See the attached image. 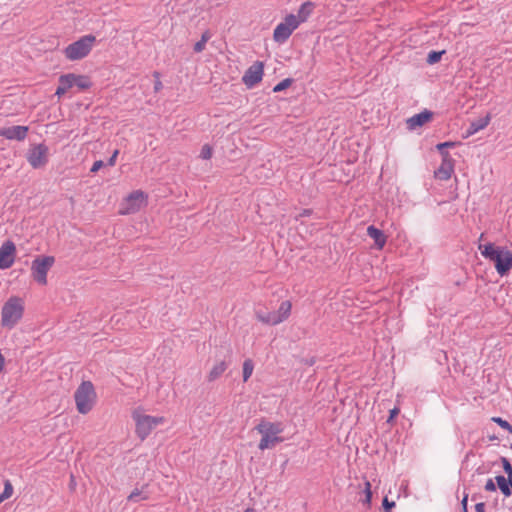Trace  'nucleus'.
<instances>
[{
  "label": "nucleus",
  "mask_w": 512,
  "mask_h": 512,
  "mask_svg": "<svg viewBox=\"0 0 512 512\" xmlns=\"http://www.w3.org/2000/svg\"><path fill=\"white\" fill-rule=\"evenodd\" d=\"M254 370V363L251 359H246L243 362V381L247 382L251 377Z\"/></svg>",
  "instance_id": "obj_24"
},
{
  "label": "nucleus",
  "mask_w": 512,
  "mask_h": 512,
  "mask_svg": "<svg viewBox=\"0 0 512 512\" xmlns=\"http://www.w3.org/2000/svg\"><path fill=\"white\" fill-rule=\"evenodd\" d=\"M383 506L386 510V512H390L391 508L395 506V502H389L387 497L383 499Z\"/></svg>",
  "instance_id": "obj_38"
},
{
  "label": "nucleus",
  "mask_w": 512,
  "mask_h": 512,
  "mask_svg": "<svg viewBox=\"0 0 512 512\" xmlns=\"http://www.w3.org/2000/svg\"><path fill=\"white\" fill-rule=\"evenodd\" d=\"M104 166V163L102 160H97L93 163L91 169H90V172L91 173H96L98 172L102 167Z\"/></svg>",
  "instance_id": "obj_33"
},
{
  "label": "nucleus",
  "mask_w": 512,
  "mask_h": 512,
  "mask_svg": "<svg viewBox=\"0 0 512 512\" xmlns=\"http://www.w3.org/2000/svg\"><path fill=\"white\" fill-rule=\"evenodd\" d=\"M457 145L456 142H451V141H448V142H443V143H439L436 145V148L437 150L442 154V152H445L444 149L445 148H453Z\"/></svg>",
  "instance_id": "obj_30"
},
{
  "label": "nucleus",
  "mask_w": 512,
  "mask_h": 512,
  "mask_svg": "<svg viewBox=\"0 0 512 512\" xmlns=\"http://www.w3.org/2000/svg\"><path fill=\"white\" fill-rule=\"evenodd\" d=\"M24 312V299L19 296L9 297L1 308V326L8 330L15 328L21 322Z\"/></svg>",
  "instance_id": "obj_2"
},
{
  "label": "nucleus",
  "mask_w": 512,
  "mask_h": 512,
  "mask_svg": "<svg viewBox=\"0 0 512 512\" xmlns=\"http://www.w3.org/2000/svg\"><path fill=\"white\" fill-rule=\"evenodd\" d=\"M292 85V79L286 78L273 87V92H281Z\"/></svg>",
  "instance_id": "obj_28"
},
{
  "label": "nucleus",
  "mask_w": 512,
  "mask_h": 512,
  "mask_svg": "<svg viewBox=\"0 0 512 512\" xmlns=\"http://www.w3.org/2000/svg\"><path fill=\"white\" fill-rule=\"evenodd\" d=\"M292 304L290 301H283L279 308L273 312H265L257 310L255 312L256 319L263 324L278 325L288 319L291 314Z\"/></svg>",
  "instance_id": "obj_10"
},
{
  "label": "nucleus",
  "mask_w": 512,
  "mask_h": 512,
  "mask_svg": "<svg viewBox=\"0 0 512 512\" xmlns=\"http://www.w3.org/2000/svg\"><path fill=\"white\" fill-rule=\"evenodd\" d=\"M364 494H365V498L362 502L367 507H370L371 499H372V491H371V483L368 480H365Z\"/></svg>",
  "instance_id": "obj_25"
},
{
  "label": "nucleus",
  "mask_w": 512,
  "mask_h": 512,
  "mask_svg": "<svg viewBox=\"0 0 512 512\" xmlns=\"http://www.w3.org/2000/svg\"><path fill=\"white\" fill-rule=\"evenodd\" d=\"M484 234L479 237L478 250L481 255L493 263L500 276L507 275L512 270V251L505 246L493 242H483Z\"/></svg>",
  "instance_id": "obj_1"
},
{
  "label": "nucleus",
  "mask_w": 512,
  "mask_h": 512,
  "mask_svg": "<svg viewBox=\"0 0 512 512\" xmlns=\"http://www.w3.org/2000/svg\"><path fill=\"white\" fill-rule=\"evenodd\" d=\"M315 4L312 1H306L302 3L298 9L297 14H294L299 25L306 22L312 15Z\"/></svg>",
  "instance_id": "obj_20"
},
{
  "label": "nucleus",
  "mask_w": 512,
  "mask_h": 512,
  "mask_svg": "<svg viewBox=\"0 0 512 512\" xmlns=\"http://www.w3.org/2000/svg\"><path fill=\"white\" fill-rule=\"evenodd\" d=\"M4 494V497L10 498L13 494V486L10 483V481H6L4 485V491L2 492Z\"/></svg>",
  "instance_id": "obj_31"
},
{
  "label": "nucleus",
  "mask_w": 512,
  "mask_h": 512,
  "mask_svg": "<svg viewBox=\"0 0 512 512\" xmlns=\"http://www.w3.org/2000/svg\"><path fill=\"white\" fill-rule=\"evenodd\" d=\"M132 419L135 422V433L142 441L145 440L157 426L165 423L163 416L145 414L140 408L132 411Z\"/></svg>",
  "instance_id": "obj_5"
},
{
  "label": "nucleus",
  "mask_w": 512,
  "mask_h": 512,
  "mask_svg": "<svg viewBox=\"0 0 512 512\" xmlns=\"http://www.w3.org/2000/svg\"><path fill=\"white\" fill-rule=\"evenodd\" d=\"M205 47H206V44L203 41L199 40L194 45V51L196 53H200V52H202L205 49Z\"/></svg>",
  "instance_id": "obj_36"
},
{
  "label": "nucleus",
  "mask_w": 512,
  "mask_h": 512,
  "mask_svg": "<svg viewBox=\"0 0 512 512\" xmlns=\"http://www.w3.org/2000/svg\"><path fill=\"white\" fill-rule=\"evenodd\" d=\"M433 118V113L429 110H424L419 114H416L407 119L406 124L409 130H415L428 122Z\"/></svg>",
  "instance_id": "obj_17"
},
{
  "label": "nucleus",
  "mask_w": 512,
  "mask_h": 512,
  "mask_svg": "<svg viewBox=\"0 0 512 512\" xmlns=\"http://www.w3.org/2000/svg\"><path fill=\"white\" fill-rule=\"evenodd\" d=\"M55 264V257L50 255H40L31 262V277L40 286H46L48 283V272Z\"/></svg>",
  "instance_id": "obj_9"
},
{
  "label": "nucleus",
  "mask_w": 512,
  "mask_h": 512,
  "mask_svg": "<svg viewBox=\"0 0 512 512\" xmlns=\"http://www.w3.org/2000/svg\"><path fill=\"white\" fill-rule=\"evenodd\" d=\"M467 501H468V495L465 494L463 499H462V508H463V512H467Z\"/></svg>",
  "instance_id": "obj_39"
},
{
  "label": "nucleus",
  "mask_w": 512,
  "mask_h": 512,
  "mask_svg": "<svg viewBox=\"0 0 512 512\" xmlns=\"http://www.w3.org/2000/svg\"><path fill=\"white\" fill-rule=\"evenodd\" d=\"M148 204V194L142 190H134L125 196L120 205L119 215H131L139 212Z\"/></svg>",
  "instance_id": "obj_8"
},
{
  "label": "nucleus",
  "mask_w": 512,
  "mask_h": 512,
  "mask_svg": "<svg viewBox=\"0 0 512 512\" xmlns=\"http://www.w3.org/2000/svg\"><path fill=\"white\" fill-rule=\"evenodd\" d=\"M485 490L489 492H494L496 490V485L493 479H488L485 484Z\"/></svg>",
  "instance_id": "obj_35"
},
{
  "label": "nucleus",
  "mask_w": 512,
  "mask_h": 512,
  "mask_svg": "<svg viewBox=\"0 0 512 512\" xmlns=\"http://www.w3.org/2000/svg\"><path fill=\"white\" fill-rule=\"evenodd\" d=\"M367 235L373 239L374 247L377 250H382L387 242V236L380 229L373 225L367 227Z\"/></svg>",
  "instance_id": "obj_18"
},
{
  "label": "nucleus",
  "mask_w": 512,
  "mask_h": 512,
  "mask_svg": "<svg viewBox=\"0 0 512 512\" xmlns=\"http://www.w3.org/2000/svg\"><path fill=\"white\" fill-rule=\"evenodd\" d=\"M476 512H485V505L484 503H477L475 505Z\"/></svg>",
  "instance_id": "obj_40"
},
{
  "label": "nucleus",
  "mask_w": 512,
  "mask_h": 512,
  "mask_svg": "<svg viewBox=\"0 0 512 512\" xmlns=\"http://www.w3.org/2000/svg\"><path fill=\"white\" fill-rule=\"evenodd\" d=\"M492 421L497 423L501 428L507 430L510 434H512V426L510 423L501 417H492Z\"/></svg>",
  "instance_id": "obj_29"
},
{
  "label": "nucleus",
  "mask_w": 512,
  "mask_h": 512,
  "mask_svg": "<svg viewBox=\"0 0 512 512\" xmlns=\"http://www.w3.org/2000/svg\"><path fill=\"white\" fill-rule=\"evenodd\" d=\"M28 131L29 128L27 126L0 128V136L8 140L23 141L27 137Z\"/></svg>",
  "instance_id": "obj_16"
},
{
  "label": "nucleus",
  "mask_w": 512,
  "mask_h": 512,
  "mask_svg": "<svg viewBox=\"0 0 512 512\" xmlns=\"http://www.w3.org/2000/svg\"><path fill=\"white\" fill-rule=\"evenodd\" d=\"M502 464H503V469L506 472L507 476L508 477L511 476L512 475V466H511L510 462L506 458H502Z\"/></svg>",
  "instance_id": "obj_32"
},
{
  "label": "nucleus",
  "mask_w": 512,
  "mask_h": 512,
  "mask_svg": "<svg viewBox=\"0 0 512 512\" xmlns=\"http://www.w3.org/2000/svg\"><path fill=\"white\" fill-rule=\"evenodd\" d=\"M263 76L264 63L256 61L245 71L242 82L248 89H251L262 81Z\"/></svg>",
  "instance_id": "obj_13"
},
{
  "label": "nucleus",
  "mask_w": 512,
  "mask_h": 512,
  "mask_svg": "<svg viewBox=\"0 0 512 512\" xmlns=\"http://www.w3.org/2000/svg\"><path fill=\"white\" fill-rule=\"evenodd\" d=\"M210 39V34L209 32H204L201 36V41H203L205 44L208 42V40Z\"/></svg>",
  "instance_id": "obj_41"
},
{
  "label": "nucleus",
  "mask_w": 512,
  "mask_h": 512,
  "mask_svg": "<svg viewBox=\"0 0 512 512\" xmlns=\"http://www.w3.org/2000/svg\"><path fill=\"white\" fill-rule=\"evenodd\" d=\"M228 368V363L225 360L216 361L207 374L208 382H213L220 378Z\"/></svg>",
  "instance_id": "obj_21"
},
{
  "label": "nucleus",
  "mask_w": 512,
  "mask_h": 512,
  "mask_svg": "<svg viewBox=\"0 0 512 512\" xmlns=\"http://www.w3.org/2000/svg\"><path fill=\"white\" fill-rule=\"evenodd\" d=\"M445 53V51H431L427 56V63L428 64H435L440 61L442 55Z\"/></svg>",
  "instance_id": "obj_27"
},
{
  "label": "nucleus",
  "mask_w": 512,
  "mask_h": 512,
  "mask_svg": "<svg viewBox=\"0 0 512 512\" xmlns=\"http://www.w3.org/2000/svg\"><path fill=\"white\" fill-rule=\"evenodd\" d=\"M299 26L294 14L286 15L283 20L276 25L273 31V40L278 44L285 43Z\"/></svg>",
  "instance_id": "obj_11"
},
{
  "label": "nucleus",
  "mask_w": 512,
  "mask_h": 512,
  "mask_svg": "<svg viewBox=\"0 0 512 512\" xmlns=\"http://www.w3.org/2000/svg\"><path fill=\"white\" fill-rule=\"evenodd\" d=\"M15 257V244L10 240L5 241L0 247V269L10 268L14 264Z\"/></svg>",
  "instance_id": "obj_15"
},
{
  "label": "nucleus",
  "mask_w": 512,
  "mask_h": 512,
  "mask_svg": "<svg viewBox=\"0 0 512 512\" xmlns=\"http://www.w3.org/2000/svg\"><path fill=\"white\" fill-rule=\"evenodd\" d=\"M74 400L77 411L86 415L91 412L97 402V393L91 381H83L75 390Z\"/></svg>",
  "instance_id": "obj_4"
},
{
  "label": "nucleus",
  "mask_w": 512,
  "mask_h": 512,
  "mask_svg": "<svg viewBox=\"0 0 512 512\" xmlns=\"http://www.w3.org/2000/svg\"><path fill=\"white\" fill-rule=\"evenodd\" d=\"M509 487L512 489V475L508 477Z\"/></svg>",
  "instance_id": "obj_43"
},
{
  "label": "nucleus",
  "mask_w": 512,
  "mask_h": 512,
  "mask_svg": "<svg viewBox=\"0 0 512 512\" xmlns=\"http://www.w3.org/2000/svg\"><path fill=\"white\" fill-rule=\"evenodd\" d=\"M146 486L135 488L128 496V500L132 502L146 501L150 498L149 493L145 491Z\"/></svg>",
  "instance_id": "obj_22"
},
{
  "label": "nucleus",
  "mask_w": 512,
  "mask_h": 512,
  "mask_svg": "<svg viewBox=\"0 0 512 512\" xmlns=\"http://www.w3.org/2000/svg\"><path fill=\"white\" fill-rule=\"evenodd\" d=\"M255 429L261 435L258 448L262 451L271 449L284 441V439L280 436V434L283 432V426L279 422L262 420L255 427Z\"/></svg>",
  "instance_id": "obj_3"
},
{
  "label": "nucleus",
  "mask_w": 512,
  "mask_h": 512,
  "mask_svg": "<svg viewBox=\"0 0 512 512\" xmlns=\"http://www.w3.org/2000/svg\"><path fill=\"white\" fill-rule=\"evenodd\" d=\"M491 121V114L487 113L484 117L479 118L473 122L470 123L468 129L466 130V134L464 135V138H468L477 132L485 129Z\"/></svg>",
  "instance_id": "obj_19"
},
{
  "label": "nucleus",
  "mask_w": 512,
  "mask_h": 512,
  "mask_svg": "<svg viewBox=\"0 0 512 512\" xmlns=\"http://www.w3.org/2000/svg\"><path fill=\"white\" fill-rule=\"evenodd\" d=\"M213 155V148L209 144H204L200 151V158L203 160H209L211 159Z\"/></svg>",
  "instance_id": "obj_26"
},
{
  "label": "nucleus",
  "mask_w": 512,
  "mask_h": 512,
  "mask_svg": "<svg viewBox=\"0 0 512 512\" xmlns=\"http://www.w3.org/2000/svg\"><path fill=\"white\" fill-rule=\"evenodd\" d=\"M96 43L94 35L82 36L77 41L69 44L63 51L66 59L70 61H78L87 57L92 51Z\"/></svg>",
  "instance_id": "obj_6"
},
{
  "label": "nucleus",
  "mask_w": 512,
  "mask_h": 512,
  "mask_svg": "<svg viewBox=\"0 0 512 512\" xmlns=\"http://www.w3.org/2000/svg\"><path fill=\"white\" fill-rule=\"evenodd\" d=\"M6 499H8V498H7V497H4V494H3V493H1V494H0V501H1V503H2L4 500H6Z\"/></svg>",
  "instance_id": "obj_44"
},
{
  "label": "nucleus",
  "mask_w": 512,
  "mask_h": 512,
  "mask_svg": "<svg viewBox=\"0 0 512 512\" xmlns=\"http://www.w3.org/2000/svg\"><path fill=\"white\" fill-rule=\"evenodd\" d=\"M495 480H496L497 486L499 487V489L503 493V495L505 497L511 496L512 492H511V488L509 487L508 477L505 478L504 476L499 475V476L495 477Z\"/></svg>",
  "instance_id": "obj_23"
},
{
  "label": "nucleus",
  "mask_w": 512,
  "mask_h": 512,
  "mask_svg": "<svg viewBox=\"0 0 512 512\" xmlns=\"http://www.w3.org/2000/svg\"><path fill=\"white\" fill-rule=\"evenodd\" d=\"M400 413V408L399 407H394L393 409L390 410V413H389V417L387 419V422L388 423H391L394 418Z\"/></svg>",
  "instance_id": "obj_34"
},
{
  "label": "nucleus",
  "mask_w": 512,
  "mask_h": 512,
  "mask_svg": "<svg viewBox=\"0 0 512 512\" xmlns=\"http://www.w3.org/2000/svg\"><path fill=\"white\" fill-rule=\"evenodd\" d=\"M26 159L34 169L45 167L49 160L48 146L44 143L31 145L27 152Z\"/></svg>",
  "instance_id": "obj_12"
},
{
  "label": "nucleus",
  "mask_w": 512,
  "mask_h": 512,
  "mask_svg": "<svg viewBox=\"0 0 512 512\" xmlns=\"http://www.w3.org/2000/svg\"><path fill=\"white\" fill-rule=\"evenodd\" d=\"M161 88H162V83H161V81H157V82L155 83V86H154L155 91L157 92V91H159Z\"/></svg>",
  "instance_id": "obj_42"
},
{
  "label": "nucleus",
  "mask_w": 512,
  "mask_h": 512,
  "mask_svg": "<svg viewBox=\"0 0 512 512\" xmlns=\"http://www.w3.org/2000/svg\"><path fill=\"white\" fill-rule=\"evenodd\" d=\"M118 154H119V150H118V149H116V150L113 152V154L111 155V157L109 158V160H108V163H107V164H108L109 166H111V167H112V166H114V165L116 164V159H117Z\"/></svg>",
  "instance_id": "obj_37"
},
{
  "label": "nucleus",
  "mask_w": 512,
  "mask_h": 512,
  "mask_svg": "<svg viewBox=\"0 0 512 512\" xmlns=\"http://www.w3.org/2000/svg\"><path fill=\"white\" fill-rule=\"evenodd\" d=\"M91 86L92 82L88 76L67 73L59 77V85L56 89L55 95L60 98L73 87H77L79 90L84 91L90 89Z\"/></svg>",
  "instance_id": "obj_7"
},
{
  "label": "nucleus",
  "mask_w": 512,
  "mask_h": 512,
  "mask_svg": "<svg viewBox=\"0 0 512 512\" xmlns=\"http://www.w3.org/2000/svg\"><path fill=\"white\" fill-rule=\"evenodd\" d=\"M244 512H255V510L253 508H246Z\"/></svg>",
  "instance_id": "obj_45"
},
{
  "label": "nucleus",
  "mask_w": 512,
  "mask_h": 512,
  "mask_svg": "<svg viewBox=\"0 0 512 512\" xmlns=\"http://www.w3.org/2000/svg\"><path fill=\"white\" fill-rule=\"evenodd\" d=\"M454 172V159L449 152H442V161L440 166L434 171L436 179L446 181L451 178Z\"/></svg>",
  "instance_id": "obj_14"
}]
</instances>
